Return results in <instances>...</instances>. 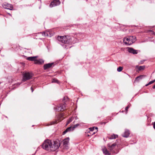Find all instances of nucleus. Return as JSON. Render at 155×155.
Returning <instances> with one entry per match:
<instances>
[{
  "label": "nucleus",
  "mask_w": 155,
  "mask_h": 155,
  "mask_svg": "<svg viewBox=\"0 0 155 155\" xmlns=\"http://www.w3.org/2000/svg\"><path fill=\"white\" fill-rule=\"evenodd\" d=\"M61 145L60 143L57 141L53 142L49 140H45L41 145L42 147L45 150L49 151H54Z\"/></svg>",
  "instance_id": "nucleus-1"
},
{
  "label": "nucleus",
  "mask_w": 155,
  "mask_h": 155,
  "mask_svg": "<svg viewBox=\"0 0 155 155\" xmlns=\"http://www.w3.org/2000/svg\"><path fill=\"white\" fill-rule=\"evenodd\" d=\"M57 39L62 43L69 44L72 43L71 37L69 36H58L57 38Z\"/></svg>",
  "instance_id": "nucleus-2"
},
{
  "label": "nucleus",
  "mask_w": 155,
  "mask_h": 155,
  "mask_svg": "<svg viewBox=\"0 0 155 155\" xmlns=\"http://www.w3.org/2000/svg\"><path fill=\"white\" fill-rule=\"evenodd\" d=\"M23 78L22 82H25L31 79L33 76L31 72L25 71L23 73Z\"/></svg>",
  "instance_id": "nucleus-3"
},
{
  "label": "nucleus",
  "mask_w": 155,
  "mask_h": 155,
  "mask_svg": "<svg viewBox=\"0 0 155 155\" xmlns=\"http://www.w3.org/2000/svg\"><path fill=\"white\" fill-rule=\"evenodd\" d=\"M64 114H60L58 115V120H55L54 121H52V122H50V123L49 124V125H51L52 124H57L58 123V121L59 120V121H61V118L62 119H64Z\"/></svg>",
  "instance_id": "nucleus-4"
},
{
  "label": "nucleus",
  "mask_w": 155,
  "mask_h": 155,
  "mask_svg": "<svg viewBox=\"0 0 155 155\" xmlns=\"http://www.w3.org/2000/svg\"><path fill=\"white\" fill-rule=\"evenodd\" d=\"M69 138H67L65 139L62 142L63 144V148L65 149H67L68 148V143H69Z\"/></svg>",
  "instance_id": "nucleus-5"
},
{
  "label": "nucleus",
  "mask_w": 155,
  "mask_h": 155,
  "mask_svg": "<svg viewBox=\"0 0 155 155\" xmlns=\"http://www.w3.org/2000/svg\"><path fill=\"white\" fill-rule=\"evenodd\" d=\"M66 106L64 104H60L59 106L54 108V109L58 111H63L65 109Z\"/></svg>",
  "instance_id": "nucleus-6"
},
{
  "label": "nucleus",
  "mask_w": 155,
  "mask_h": 155,
  "mask_svg": "<svg viewBox=\"0 0 155 155\" xmlns=\"http://www.w3.org/2000/svg\"><path fill=\"white\" fill-rule=\"evenodd\" d=\"M60 2L59 0H54L50 3L49 6L51 8H52L54 6L59 5L60 4Z\"/></svg>",
  "instance_id": "nucleus-7"
},
{
  "label": "nucleus",
  "mask_w": 155,
  "mask_h": 155,
  "mask_svg": "<svg viewBox=\"0 0 155 155\" xmlns=\"http://www.w3.org/2000/svg\"><path fill=\"white\" fill-rule=\"evenodd\" d=\"M123 41L125 44L127 46L129 45L132 44L130 36L124 38L123 39Z\"/></svg>",
  "instance_id": "nucleus-8"
},
{
  "label": "nucleus",
  "mask_w": 155,
  "mask_h": 155,
  "mask_svg": "<svg viewBox=\"0 0 155 155\" xmlns=\"http://www.w3.org/2000/svg\"><path fill=\"white\" fill-rule=\"evenodd\" d=\"M3 7L6 9L12 10L13 8V6L11 4L5 3L2 4Z\"/></svg>",
  "instance_id": "nucleus-9"
},
{
  "label": "nucleus",
  "mask_w": 155,
  "mask_h": 155,
  "mask_svg": "<svg viewBox=\"0 0 155 155\" xmlns=\"http://www.w3.org/2000/svg\"><path fill=\"white\" fill-rule=\"evenodd\" d=\"M116 146V143H114L113 144L109 143L107 144V146L108 147V149L112 152H114V149Z\"/></svg>",
  "instance_id": "nucleus-10"
},
{
  "label": "nucleus",
  "mask_w": 155,
  "mask_h": 155,
  "mask_svg": "<svg viewBox=\"0 0 155 155\" xmlns=\"http://www.w3.org/2000/svg\"><path fill=\"white\" fill-rule=\"evenodd\" d=\"M54 66V63H48L45 64L44 66V70H46L50 68H52Z\"/></svg>",
  "instance_id": "nucleus-11"
},
{
  "label": "nucleus",
  "mask_w": 155,
  "mask_h": 155,
  "mask_svg": "<svg viewBox=\"0 0 155 155\" xmlns=\"http://www.w3.org/2000/svg\"><path fill=\"white\" fill-rule=\"evenodd\" d=\"M128 49V51L133 54H136L137 53V51L134 49L132 48L128 47L127 48Z\"/></svg>",
  "instance_id": "nucleus-12"
},
{
  "label": "nucleus",
  "mask_w": 155,
  "mask_h": 155,
  "mask_svg": "<svg viewBox=\"0 0 155 155\" xmlns=\"http://www.w3.org/2000/svg\"><path fill=\"white\" fill-rule=\"evenodd\" d=\"M102 150L103 153L105 155H110V153L109 152V151L106 147L103 148Z\"/></svg>",
  "instance_id": "nucleus-13"
},
{
  "label": "nucleus",
  "mask_w": 155,
  "mask_h": 155,
  "mask_svg": "<svg viewBox=\"0 0 155 155\" xmlns=\"http://www.w3.org/2000/svg\"><path fill=\"white\" fill-rule=\"evenodd\" d=\"M74 130H72V127H68L63 132V134H65L66 133L68 132H69L70 131H72Z\"/></svg>",
  "instance_id": "nucleus-14"
},
{
  "label": "nucleus",
  "mask_w": 155,
  "mask_h": 155,
  "mask_svg": "<svg viewBox=\"0 0 155 155\" xmlns=\"http://www.w3.org/2000/svg\"><path fill=\"white\" fill-rule=\"evenodd\" d=\"M130 134L129 131L126 130H125L124 133L123 135V137H129Z\"/></svg>",
  "instance_id": "nucleus-15"
},
{
  "label": "nucleus",
  "mask_w": 155,
  "mask_h": 155,
  "mask_svg": "<svg viewBox=\"0 0 155 155\" xmlns=\"http://www.w3.org/2000/svg\"><path fill=\"white\" fill-rule=\"evenodd\" d=\"M38 57L37 56L30 57H28L26 59L28 60L34 61L35 60V59Z\"/></svg>",
  "instance_id": "nucleus-16"
},
{
  "label": "nucleus",
  "mask_w": 155,
  "mask_h": 155,
  "mask_svg": "<svg viewBox=\"0 0 155 155\" xmlns=\"http://www.w3.org/2000/svg\"><path fill=\"white\" fill-rule=\"evenodd\" d=\"M42 35L45 36H50L51 37L50 32L49 31H46L42 32Z\"/></svg>",
  "instance_id": "nucleus-17"
},
{
  "label": "nucleus",
  "mask_w": 155,
  "mask_h": 155,
  "mask_svg": "<svg viewBox=\"0 0 155 155\" xmlns=\"http://www.w3.org/2000/svg\"><path fill=\"white\" fill-rule=\"evenodd\" d=\"M130 37L132 44L136 41V37L134 36H130Z\"/></svg>",
  "instance_id": "nucleus-18"
},
{
  "label": "nucleus",
  "mask_w": 155,
  "mask_h": 155,
  "mask_svg": "<svg viewBox=\"0 0 155 155\" xmlns=\"http://www.w3.org/2000/svg\"><path fill=\"white\" fill-rule=\"evenodd\" d=\"M145 77V75H141L138 77H137L136 78V80L139 81L140 80L142 79L143 78V77Z\"/></svg>",
  "instance_id": "nucleus-19"
},
{
  "label": "nucleus",
  "mask_w": 155,
  "mask_h": 155,
  "mask_svg": "<svg viewBox=\"0 0 155 155\" xmlns=\"http://www.w3.org/2000/svg\"><path fill=\"white\" fill-rule=\"evenodd\" d=\"M73 120V117H71L67 121L66 124V125H68V124H69L71 122L72 120Z\"/></svg>",
  "instance_id": "nucleus-20"
},
{
  "label": "nucleus",
  "mask_w": 155,
  "mask_h": 155,
  "mask_svg": "<svg viewBox=\"0 0 155 155\" xmlns=\"http://www.w3.org/2000/svg\"><path fill=\"white\" fill-rule=\"evenodd\" d=\"M109 138L110 139H116V135L114 134H113L111 135L110 137H109Z\"/></svg>",
  "instance_id": "nucleus-21"
},
{
  "label": "nucleus",
  "mask_w": 155,
  "mask_h": 155,
  "mask_svg": "<svg viewBox=\"0 0 155 155\" xmlns=\"http://www.w3.org/2000/svg\"><path fill=\"white\" fill-rule=\"evenodd\" d=\"M94 128H95L96 130L98 129L97 127H90L89 128V130L91 132H93V131L94 130Z\"/></svg>",
  "instance_id": "nucleus-22"
},
{
  "label": "nucleus",
  "mask_w": 155,
  "mask_h": 155,
  "mask_svg": "<svg viewBox=\"0 0 155 155\" xmlns=\"http://www.w3.org/2000/svg\"><path fill=\"white\" fill-rule=\"evenodd\" d=\"M95 133V132H91V131L88 132V134H87V136H90L91 135H93V134H94Z\"/></svg>",
  "instance_id": "nucleus-23"
},
{
  "label": "nucleus",
  "mask_w": 155,
  "mask_h": 155,
  "mask_svg": "<svg viewBox=\"0 0 155 155\" xmlns=\"http://www.w3.org/2000/svg\"><path fill=\"white\" fill-rule=\"evenodd\" d=\"M123 69V67L121 66H120L117 68V71H118L120 72L122 71Z\"/></svg>",
  "instance_id": "nucleus-24"
},
{
  "label": "nucleus",
  "mask_w": 155,
  "mask_h": 155,
  "mask_svg": "<svg viewBox=\"0 0 155 155\" xmlns=\"http://www.w3.org/2000/svg\"><path fill=\"white\" fill-rule=\"evenodd\" d=\"M145 68V66H140L138 68V70L139 71L142 70H144Z\"/></svg>",
  "instance_id": "nucleus-25"
},
{
  "label": "nucleus",
  "mask_w": 155,
  "mask_h": 155,
  "mask_svg": "<svg viewBox=\"0 0 155 155\" xmlns=\"http://www.w3.org/2000/svg\"><path fill=\"white\" fill-rule=\"evenodd\" d=\"M52 83H58V81L56 79L54 78L53 79L52 81Z\"/></svg>",
  "instance_id": "nucleus-26"
},
{
  "label": "nucleus",
  "mask_w": 155,
  "mask_h": 155,
  "mask_svg": "<svg viewBox=\"0 0 155 155\" xmlns=\"http://www.w3.org/2000/svg\"><path fill=\"white\" fill-rule=\"evenodd\" d=\"M80 124H75L74 125V127H72V130H74V129L78 127V126H79Z\"/></svg>",
  "instance_id": "nucleus-27"
},
{
  "label": "nucleus",
  "mask_w": 155,
  "mask_h": 155,
  "mask_svg": "<svg viewBox=\"0 0 155 155\" xmlns=\"http://www.w3.org/2000/svg\"><path fill=\"white\" fill-rule=\"evenodd\" d=\"M35 63L36 64H40L38 60H36L35 59V60L34 61Z\"/></svg>",
  "instance_id": "nucleus-28"
},
{
  "label": "nucleus",
  "mask_w": 155,
  "mask_h": 155,
  "mask_svg": "<svg viewBox=\"0 0 155 155\" xmlns=\"http://www.w3.org/2000/svg\"><path fill=\"white\" fill-rule=\"evenodd\" d=\"M38 61H39L40 64H42L44 63V61L42 59H40L38 60Z\"/></svg>",
  "instance_id": "nucleus-29"
},
{
  "label": "nucleus",
  "mask_w": 155,
  "mask_h": 155,
  "mask_svg": "<svg viewBox=\"0 0 155 155\" xmlns=\"http://www.w3.org/2000/svg\"><path fill=\"white\" fill-rule=\"evenodd\" d=\"M148 32H150L151 33V34H153V35H155V32L153 31L152 30H149L148 31Z\"/></svg>",
  "instance_id": "nucleus-30"
},
{
  "label": "nucleus",
  "mask_w": 155,
  "mask_h": 155,
  "mask_svg": "<svg viewBox=\"0 0 155 155\" xmlns=\"http://www.w3.org/2000/svg\"><path fill=\"white\" fill-rule=\"evenodd\" d=\"M130 104H129L128 106L125 108V110L126 112H127L128 109L130 107Z\"/></svg>",
  "instance_id": "nucleus-31"
},
{
  "label": "nucleus",
  "mask_w": 155,
  "mask_h": 155,
  "mask_svg": "<svg viewBox=\"0 0 155 155\" xmlns=\"http://www.w3.org/2000/svg\"><path fill=\"white\" fill-rule=\"evenodd\" d=\"M154 82L153 81H150L148 83L149 85L151 84Z\"/></svg>",
  "instance_id": "nucleus-32"
},
{
  "label": "nucleus",
  "mask_w": 155,
  "mask_h": 155,
  "mask_svg": "<svg viewBox=\"0 0 155 155\" xmlns=\"http://www.w3.org/2000/svg\"><path fill=\"white\" fill-rule=\"evenodd\" d=\"M31 90L32 92L33 91H34V90H33V88H32V87H31Z\"/></svg>",
  "instance_id": "nucleus-33"
},
{
  "label": "nucleus",
  "mask_w": 155,
  "mask_h": 155,
  "mask_svg": "<svg viewBox=\"0 0 155 155\" xmlns=\"http://www.w3.org/2000/svg\"><path fill=\"white\" fill-rule=\"evenodd\" d=\"M153 127L155 129V122L154 123L153 125Z\"/></svg>",
  "instance_id": "nucleus-34"
},
{
  "label": "nucleus",
  "mask_w": 155,
  "mask_h": 155,
  "mask_svg": "<svg viewBox=\"0 0 155 155\" xmlns=\"http://www.w3.org/2000/svg\"><path fill=\"white\" fill-rule=\"evenodd\" d=\"M21 83H18L17 84H16V85H17L18 86H19L20 84Z\"/></svg>",
  "instance_id": "nucleus-35"
},
{
  "label": "nucleus",
  "mask_w": 155,
  "mask_h": 155,
  "mask_svg": "<svg viewBox=\"0 0 155 155\" xmlns=\"http://www.w3.org/2000/svg\"><path fill=\"white\" fill-rule=\"evenodd\" d=\"M149 83L148 84H147L146 85H145V86H148V85H149Z\"/></svg>",
  "instance_id": "nucleus-36"
},
{
  "label": "nucleus",
  "mask_w": 155,
  "mask_h": 155,
  "mask_svg": "<svg viewBox=\"0 0 155 155\" xmlns=\"http://www.w3.org/2000/svg\"><path fill=\"white\" fill-rule=\"evenodd\" d=\"M153 89H155V85L153 86Z\"/></svg>",
  "instance_id": "nucleus-37"
},
{
  "label": "nucleus",
  "mask_w": 155,
  "mask_h": 155,
  "mask_svg": "<svg viewBox=\"0 0 155 155\" xmlns=\"http://www.w3.org/2000/svg\"><path fill=\"white\" fill-rule=\"evenodd\" d=\"M8 14L10 15H11V14H10V13H8Z\"/></svg>",
  "instance_id": "nucleus-38"
},
{
  "label": "nucleus",
  "mask_w": 155,
  "mask_h": 155,
  "mask_svg": "<svg viewBox=\"0 0 155 155\" xmlns=\"http://www.w3.org/2000/svg\"><path fill=\"white\" fill-rule=\"evenodd\" d=\"M153 81H154V82H155V80H153Z\"/></svg>",
  "instance_id": "nucleus-39"
},
{
  "label": "nucleus",
  "mask_w": 155,
  "mask_h": 155,
  "mask_svg": "<svg viewBox=\"0 0 155 155\" xmlns=\"http://www.w3.org/2000/svg\"><path fill=\"white\" fill-rule=\"evenodd\" d=\"M117 137H118V135H117Z\"/></svg>",
  "instance_id": "nucleus-40"
}]
</instances>
